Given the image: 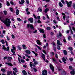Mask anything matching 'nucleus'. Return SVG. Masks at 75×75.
<instances>
[{"mask_svg":"<svg viewBox=\"0 0 75 75\" xmlns=\"http://www.w3.org/2000/svg\"><path fill=\"white\" fill-rule=\"evenodd\" d=\"M0 20H1L2 23L6 25L7 27H10V24H11V22L10 21V19H8V18H6L5 21H3V20H1V17H0Z\"/></svg>","mask_w":75,"mask_h":75,"instance_id":"obj_1","label":"nucleus"},{"mask_svg":"<svg viewBox=\"0 0 75 75\" xmlns=\"http://www.w3.org/2000/svg\"><path fill=\"white\" fill-rule=\"evenodd\" d=\"M66 2L68 7H71V4H72V1H70L69 3L67 1H66Z\"/></svg>","mask_w":75,"mask_h":75,"instance_id":"obj_2","label":"nucleus"},{"mask_svg":"<svg viewBox=\"0 0 75 75\" xmlns=\"http://www.w3.org/2000/svg\"><path fill=\"white\" fill-rule=\"evenodd\" d=\"M27 27L28 28H29V27H30V28H31V29H32V30H33V31H34V26H33V25L28 24L27 25Z\"/></svg>","mask_w":75,"mask_h":75,"instance_id":"obj_3","label":"nucleus"},{"mask_svg":"<svg viewBox=\"0 0 75 75\" xmlns=\"http://www.w3.org/2000/svg\"><path fill=\"white\" fill-rule=\"evenodd\" d=\"M2 46V49H3V50H6L7 51H9L10 50V47L9 46H8L7 47V49L5 45H3Z\"/></svg>","mask_w":75,"mask_h":75,"instance_id":"obj_4","label":"nucleus"},{"mask_svg":"<svg viewBox=\"0 0 75 75\" xmlns=\"http://www.w3.org/2000/svg\"><path fill=\"white\" fill-rule=\"evenodd\" d=\"M47 74L48 72H47V70L44 69L42 71V75H47Z\"/></svg>","mask_w":75,"mask_h":75,"instance_id":"obj_5","label":"nucleus"},{"mask_svg":"<svg viewBox=\"0 0 75 75\" xmlns=\"http://www.w3.org/2000/svg\"><path fill=\"white\" fill-rule=\"evenodd\" d=\"M50 67L51 69V70L52 71V72H54V66L51 64L50 65Z\"/></svg>","mask_w":75,"mask_h":75,"instance_id":"obj_6","label":"nucleus"},{"mask_svg":"<svg viewBox=\"0 0 75 75\" xmlns=\"http://www.w3.org/2000/svg\"><path fill=\"white\" fill-rule=\"evenodd\" d=\"M25 52L28 55H30L31 54V52H30V50H27L25 51Z\"/></svg>","mask_w":75,"mask_h":75,"instance_id":"obj_7","label":"nucleus"},{"mask_svg":"<svg viewBox=\"0 0 75 75\" xmlns=\"http://www.w3.org/2000/svg\"><path fill=\"white\" fill-rule=\"evenodd\" d=\"M41 54L42 56H41V57L43 59V60L45 61L46 59H45V55H44V54H43V53H42Z\"/></svg>","mask_w":75,"mask_h":75,"instance_id":"obj_8","label":"nucleus"},{"mask_svg":"<svg viewBox=\"0 0 75 75\" xmlns=\"http://www.w3.org/2000/svg\"><path fill=\"white\" fill-rule=\"evenodd\" d=\"M57 44L58 45H62V43H61V42H60V40H58L57 41Z\"/></svg>","mask_w":75,"mask_h":75,"instance_id":"obj_9","label":"nucleus"},{"mask_svg":"<svg viewBox=\"0 0 75 75\" xmlns=\"http://www.w3.org/2000/svg\"><path fill=\"white\" fill-rule=\"evenodd\" d=\"M28 20V21H30V23H33V22H34V20L33 18H29Z\"/></svg>","mask_w":75,"mask_h":75,"instance_id":"obj_10","label":"nucleus"},{"mask_svg":"<svg viewBox=\"0 0 75 75\" xmlns=\"http://www.w3.org/2000/svg\"><path fill=\"white\" fill-rule=\"evenodd\" d=\"M36 42L37 44H38V45H41V42H40V41L39 40H37L36 41Z\"/></svg>","mask_w":75,"mask_h":75,"instance_id":"obj_11","label":"nucleus"},{"mask_svg":"<svg viewBox=\"0 0 75 75\" xmlns=\"http://www.w3.org/2000/svg\"><path fill=\"white\" fill-rule=\"evenodd\" d=\"M22 73L23 75H27V74L26 72V71L25 70H23L22 71Z\"/></svg>","mask_w":75,"mask_h":75,"instance_id":"obj_12","label":"nucleus"},{"mask_svg":"<svg viewBox=\"0 0 75 75\" xmlns=\"http://www.w3.org/2000/svg\"><path fill=\"white\" fill-rule=\"evenodd\" d=\"M62 60L64 64H66V62H65V61H66L67 60H66V59H65V57H63L62 58Z\"/></svg>","mask_w":75,"mask_h":75,"instance_id":"obj_13","label":"nucleus"},{"mask_svg":"<svg viewBox=\"0 0 75 75\" xmlns=\"http://www.w3.org/2000/svg\"><path fill=\"white\" fill-rule=\"evenodd\" d=\"M5 64L6 65H9V66H11V67L13 66V64H12L10 63H8L6 62L5 63Z\"/></svg>","mask_w":75,"mask_h":75,"instance_id":"obj_14","label":"nucleus"},{"mask_svg":"<svg viewBox=\"0 0 75 75\" xmlns=\"http://www.w3.org/2000/svg\"><path fill=\"white\" fill-rule=\"evenodd\" d=\"M16 15H18L19 14V13H20V11L18 9H17L16 11Z\"/></svg>","mask_w":75,"mask_h":75,"instance_id":"obj_15","label":"nucleus"},{"mask_svg":"<svg viewBox=\"0 0 75 75\" xmlns=\"http://www.w3.org/2000/svg\"><path fill=\"white\" fill-rule=\"evenodd\" d=\"M61 74H62V75H66L67 73L65 71L63 70V71H62Z\"/></svg>","mask_w":75,"mask_h":75,"instance_id":"obj_16","label":"nucleus"},{"mask_svg":"<svg viewBox=\"0 0 75 75\" xmlns=\"http://www.w3.org/2000/svg\"><path fill=\"white\" fill-rule=\"evenodd\" d=\"M63 53L65 55H67V51L66 50H63Z\"/></svg>","mask_w":75,"mask_h":75,"instance_id":"obj_17","label":"nucleus"},{"mask_svg":"<svg viewBox=\"0 0 75 75\" xmlns=\"http://www.w3.org/2000/svg\"><path fill=\"white\" fill-rule=\"evenodd\" d=\"M39 31L42 33H44V30L43 29H40Z\"/></svg>","mask_w":75,"mask_h":75,"instance_id":"obj_18","label":"nucleus"},{"mask_svg":"<svg viewBox=\"0 0 75 75\" xmlns=\"http://www.w3.org/2000/svg\"><path fill=\"white\" fill-rule=\"evenodd\" d=\"M8 58V61H11V59H13V58H12V57H9Z\"/></svg>","mask_w":75,"mask_h":75,"instance_id":"obj_19","label":"nucleus"},{"mask_svg":"<svg viewBox=\"0 0 75 75\" xmlns=\"http://www.w3.org/2000/svg\"><path fill=\"white\" fill-rule=\"evenodd\" d=\"M59 5L60 6V7H63V5L61 3V2H59Z\"/></svg>","mask_w":75,"mask_h":75,"instance_id":"obj_20","label":"nucleus"},{"mask_svg":"<svg viewBox=\"0 0 75 75\" xmlns=\"http://www.w3.org/2000/svg\"><path fill=\"white\" fill-rule=\"evenodd\" d=\"M11 50L12 52H13V53L12 55H16V54H15V51H14V50H13V49H12Z\"/></svg>","mask_w":75,"mask_h":75,"instance_id":"obj_21","label":"nucleus"},{"mask_svg":"<svg viewBox=\"0 0 75 75\" xmlns=\"http://www.w3.org/2000/svg\"><path fill=\"white\" fill-rule=\"evenodd\" d=\"M13 71H14L15 73H17V72H18V71L17 70V69L16 68H14L13 69Z\"/></svg>","mask_w":75,"mask_h":75,"instance_id":"obj_22","label":"nucleus"},{"mask_svg":"<svg viewBox=\"0 0 75 75\" xmlns=\"http://www.w3.org/2000/svg\"><path fill=\"white\" fill-rule=\"evenodd\" d=\"M22 47L23 48V49H27V47H26V46L25 45H23Z\"/></svg>","mask_w":75,"mask_h":75,"instance_id":"obj_23","label":"nucleus"},{"mask_svg":"<svg viewBox=\"0 0 75 75\" xmlns=\"http://www.w3.org/2000/svg\"><path fill=\"white\" fill-rule=\"evenodd\" d=\"M1 71L3 72V73H5V72H6V69H4V68H2L1 69Z\"/></svg>","mask_w":75,"mask_h":75,"instance_id":"obj_24","label":"nucleus"},{"mask_svg":"<svg viewBox=\"0 0 75 75\" xmlns=\"http://www.w3.org/2000/svg\"><path fill=\"white\" fill-rule=\"evenodd\" d=\"M63 41L65 43H67V41H66V39H65V37H63Z\"/></svg>","mask_w":75,"mask_h":75,"instance_id":"obj_25","label":"nucleus"},{"mask_svg":"<svg viewBox=\"0 0 75 75\" xmlns=\"http://www.w3.org/2000/svg\"><path fill=\"white\" fill-rule=\"evenodd\" d=\"M70 74H71V75H74L75 74V71H71Z\"/></svg>","mask_w":75,"mask_h":75,"instance_id":"obj_26","label":"nucleus"},{"mask_svg":"<svg viewBox=\"0 0 75 75\" xmlns=\"http://www.w3.org/2000/svg\"><path fill=\"white\" fill-rule=\"evenodd\" d=\"M8 73L9 74H10V75H13V72H12V71H10Z\"/></svg>","mask_w":75,"mask_h":75,"instance_id":"obj_27","label":"nucleus"},{"mask_svg":"<svg viewBox=\"0 0 75 75\" xmlns=\"http://www.w3.org/2000/svg\"><path fill=\"white\" fill-rule=\"evenodd\" d=\"M48 10H49V9H48V8L46 9L44 11L45 13H47V12L48 11Z\"/></svg>","mask_w":75,"mask_h":75,"instance_id":"obj_28","label":"nucleus"},{"mask_svg":"<svg viewBox=\"0 0 75 75\" xmlns=\"http://www.w3.org/2000/svg\"><path fill=\"white\" fill-rule=\"evenodd\" d=\"M3 13L6 16V15H7V11H3Z\"/></svg>","mask_w":75,"mask_h":75,"instance_id":"obj_29","label":"nucleus"},{"mask_svg":"<svg viewBox=\"0 0 75 75\" xmlns=\"http://www.w3.org/2000/svg\"><path fill=\"white\" fill-rule=\"evenodd\" d=\"M42 9L41 7H39L38 9V11H39L40 12H41L42 11Z\"/></svg>","mask_w":75,"mask_h":75,"instance_id":"obj_30","label":"nucleus"},{"mask_svg":"<svg viewBox=\"0 0 75 75\" xmlns=\"http://www.w3.org/2000/svg\"><path fill=\"white\" fill-rule=\"evenodd\" d=\"M57 48L58 50H61V48L60 47V46L59 45H58L57 46Z\"/></svg>","mask_w":75,"mask_h":75,"instance_id":"obj_31","label":"nucleus"},{"mask_svg":"<svg viewBox=\"0 0 75 75\" xmlns=\"http://www.w3.org/2000/svg\"><path fill=\"white\" fill-rule=\"evenodd\" d=\"M52 60L54 62H56V59H55V58H52Z\"/></svg>","mask_w":75,"mask_h":75,"instance_id":"obj_32","label":"nucleus"},{"mask_svg":"<svg viewBox=\"0 0 75 75\" xmlns=\"http://www.w3.org/2000/svg\"><path fill=\"white\" fill-rule=\"evenodd\" d=\"M1 42H2V44H4L5 43L4 42V40H1L0 41Z\"/></svg>","mask_w":75,"mask_h":75,"instance_id":"obj_33","label":"nucleus"},{"mask_svg":"<svg viewBox=\"0 0 75 75\" xmlns=\"http://www.w3.org/2000/svg\"><path fill=\"white\" fill-rule=\"evenodd\" d=\"M73 7L75 10V3H73L72 5Z\"/></svg>","mask_w":75,"mask_h":75,"instance_id":"obj_34","label":"nucleus"},{"mask_svg":"<svg viewBox=\"0 0 75 75\" xmlns=\"http://www.w3.org/2000/svg\"><path fill=\"white\" fill-rule=\"evenodd\" d=\"M34 63L35 65H37L38 64V62L36 61L35 62H34Z\"/></svg>","mask_w":75,"mask_h":75,"instance_id":"obj_35","label":"nucleus"},{"mask_svg":"<svg viewBox=\"0 0 75 75\" xmlns=\"http://www.w3.org/2000/svg\"><path fill=\"white\" fill-rule=\"evenodd\" d=\"M5 43H6V46H8V42H7V41L6 40L5 41Z\"/></svg>","mask_w":75,"mask_h":75,"instance_id":"obj_36","label":"nucleus"},{"mask_svg":"<svg viewBox=\"0 0 75 75\" xmlns=\"http://www.w3.org/2000/svg\"><path fill=\"white\" fill-rule=\"evenodd\" d=\"M69 49L71 51H72V50H73V49H72V47H69Z\"/></svg>","mask_w":75,"mask_h":75,"instance_id":"obj_37","label":"nucleus"},{"mask_svg":"<svg viewBox=\"0 0 75 75\" xmlns=\"http://www.w3.org/2000/svg\"><path fill=\"white\" fill-rule=\"evenodd\" d=\"M53 50H54V51H56V47H53Z\"/></svg>","mask_w":75,"mask_h":75,"instance_id":"obj_38","label":"nucleus"},{"mask_svg":"<svg viewBox=\"0 0 75 75\" xmlns=\"http://www.w3.org/2000/svg\"><path fill=\"white\" fill-rule=\"evenodd\" d=\"M69 60L70 61H73V58H69Z\"/></svg>","mask_w":75,"mask_h":75,"instance_id":"obj_39","label":"nucleus"},{"mask_svg":"<svg viewBox=\"0 0 75 75\" xmlns=\"http://www.w3.org/2000/svg\"><path fill=\"white\" fill-rule=\"evenodd\" d=\"M61 2L63 4H65V1L64 0H61Z\"/></svg>","mask_w":75,"mask_h":75,"instance_id":"obj_40","label":"nucleus"},{"mask_svg":"<svg viewBox=\"0 0 75 75\" xmlns=\"http://www.w3.org/2000/svg\"><path fill=\"white\" fill-rule=\"evenodd\" d=\"M33 16L34 17V18H35V19H37V16H36L35 15V14H33Z\"/></svg>","mask_w":75,"mask_h":75,"instance_id":"obj_41","label":"nucleus"},{"mask_svg":"<svg viewBox=\"0 0 75 75\" xmlns=\"http://www.w3.org/2000/svg\"><path fill=\"white\" fill-rule=\"evenodd\" d=\"M17 20L18 21H22V20H21V19L19 18H17Z\"/></svg>","mask_w":75,"mask_h":75,"instance_id":"obj_42","label":"nucleus"},{"mask_svg":"<svg viewBox=\"0 0 75 75\" xmlns=\"http://www.w3.org/2000/svg\"><path fill=\"white\" fill-rule=\"evenodd\" d=\"M68 39L69 41H70V40L71 39V37L70 36H69L68 37Z\"/></svg>","mask_w":75,"mask_h":75,"instance_id":"obj_43","label":"nucleus"},{"mask_svg":"<svg viewBox=\"0 0 75 75\" xmlns=\"http://www.w3.org/2000/svg\"><path fill=\"white\" fill-rule=\"evenodd\" d=\"M18 50H21V47H20V46H18Z\"/></svg>","mask_w":75,"mask_h":75,"instance_id":"obj_44","label":"nucleus"},{"mask_svg":"<svg viewBox=\"0 0 75 75\" xmlns=\"http://www.w3.org/2000/svg\"><path fill=\"white\" fill-rule=\"evenodd\" d=\"M69 69L71 70V69H72V67L71 66H70L69 67Z\"/></svg>","mask_w":75,"mask_h":75,"instance_id":"obj_45","label":"nucleus"},{"mask_svg":"<svg viewBox=\"0 0 75 75\" xmlns=\"http://www.w3.org/2000/svg\"><path fill=\"white\" fill-rule=\"evenodd\" d=\"M33 69L34 70V72H37V70L35 68H33Z\"/></svg>","mask_w":75,"mask_h":75,"instance_id":"obj_46","label":"nucleus"},{"mask_svg":"<svg viewBox=\"0 0 75 75\" xmlns=\"http://www.w3.org/2000/svg\"><path fill=\"white\" fill-rule=\"evenodd\" d=\"M10 9L11 11L12 12H13V8H10Z\"/></svg>","mask_w":75,"mask_h":75,"instance_id":"obj_47","label":"nucleus"},{"mask_svg":"<svg viewBox=\"0 0 75 75\" xmlns=\"http://www.w3.org/2000/svg\"><path fill=\"white\" fill-rule=\"evenodd\" d=\"M47 30H50L51 29V28L50 27H47L46 28Z\"/></svg>","mask_w":75,"mask_h":75,"instance_id":"obj_48","label":"nucleus"},{"mask_svg":"<svg viewBox=\"0 0 75 75\" xmlns=\"http://www.w3.org/2000/svg\"><path fill=\"white\" fill-rule=\"evenodd\" d=\"M52 44L53 45V47H55V46H56V45H55V42H53Z\"/></svg>","mask_w":75,"mask_h":75,"instance_id":"obj_49","label":"nucleus"},{"mask_svg":"<svg viewBox=\"0 0 75 75\" xmlns=\"http://www.w3.org/2000/svg\"><path fill=\"white\" fill-rule=\"evenodd\" d=\"M21 62H22L23 63L25 62V61L22 59L21 60Z\"/></svg>","mask_w":75,"mask_h":75,"instance_id":"obj_50","label":"nucleus"},{"mask_svg":"<svg viewBox=\"0 0 75 75\" xmlns=\"http://www.w3.org/2000/svg\"><path fill=\"white\" fill-rule=\"evenodd\" d=\"M13 49L14 50V51L16 50V47L14 46H13L12 47Z\"/></svg>","mask_w":75,"mask_h":75,"instance_id":"obj_51","label":"nucleus"},{"mask_svg":"<svg viewBox=\"0 0 75 75\" xmlns=\"http://www.w3.org/2000/svg\"><path fill=\"white\" fill-rule=\"evenodd\" d=\"M7 56H5L4 57L3 59L4 60H5L7 59Z\"/></svg>","mask_w":75,"mask_h":75,"instance_id":"obj_52","label":"nucleus"},{"mask_svg":"<svg viewBox=\"0 0 75 75\" xmlns=\"http://www.w3.org/2000/svg\"><path fill=\"white\" fill-rule=\"evenodd\" d=\"M7 6H10V3L8 2V1H7Z\"/></svg>","mask_w":75,"mask_h":75,"instance_id":"obj_53","label":"nucleus"},{"mask_svg":"<svg viewBox=\"0 0 75 75\" xmlns=\"http://www.w3.org/2000/svg\"><path fill=\"white\" fill-rule=\"evenodd\" d=\"M26 2L28 4H29V1L28 0H26Z\"/></svg>","mask_w":75,"mask_h":75,"instance_id":"obj_54","label":"nucleus"},{"mask_svg":"<svg viewBox=\"0 0 75 75\" xmlns=\"http://www.w3.org/2000/svg\"><path fill=\"white\" fill-rule=\"evenodd\" d=\"M38 23H39L40 24L41 23V21H40V20H38Z\"/></svg>","mask_w":75,"mask_h":75,"instance_id":"obj_55","label":"nucleus"},{"mask_svg":"<svg viewBox=\"0 0 75 75\" xmlns=\"http://www.w3.org/2000/svg\"><path fill=\"white\" fill-rule=\"evenodd\" d=\"M12 37L13 39L15 38V37H14V35L13 34H12Z\"/></svg>","mask_w":75,"mask_h":75,"instance_id":"obj_56","label":"nucleus"},{"mask_svg":"<svg viewBox=\"0 0 75 75\" xmlns=\"http://www.w3.org/2000/svg\"><path fill=\"white\" fill-rule=\"evenodd\" d=\"M57 20H59V21H60V20H59V17H58L57 18Z\"/></svg>","mask_w":75,"mask_h":75,"instance_id":"obj_57","label":"nucleus"},{"mask_svg":"<svg viewBox=\"0 0 75 75\" xmlns=\"http://www.w3.org/2000/svg\"><path fill=\"white\" fill-rule=\"evenodd\" d=\"M55 57L57 59H58V55L57 54H56L55 55Z\"/></svg>","mask_w":75,"mask_h":75,"instance_id":"obj_58","label":"nucleus"},{"mask_svg":"<svg viewBox=\"0 0 75 75\" xmlns=\"http://www.w3.org/2000/svg\"><path fill=\"white\" fill-rule=\"evenodd\" d=\"M53 22L54 24H57V22L55 21V20L53 21Z\"/></svg>","mask_w":75,"mask_h":75,"instance_id":"obj_59","label":"nucleus"},{"mask_svg":"<svg viewBox=\"0 0 75 75\" xmlns=\"http://www.w3.org/2000/svg\"><path fill=\"white\" fill-rule=\"evenodd\" d=\"M10 3H11V4H12V5H14V3H13V2L11 1L10 2Z\"/></svg>","mask_w":75,"mask_h":75,"instance_id":"obj_60","label":"nucleus"},{"mask_svg":"<svg viewBox=\"0 0 75 75\" xmlns=\"http://www.w3.org/2000/svg\"><path fill=\"white\" fill-rule=\"evenodd\" d=\"M21 2L23 4L24 3V0H21Z\"/></svg>","mask_w":75,"mask_h":75,"instance_id":"obj_61","label":"nucleus"},{"mask_svg":"<svg viewBox=\"0 0 75 75\" xmlns=\"http://www.w3.org/2000/svg\"><path fill=\"white\" fill-rule=\"evenodd\" d=\"M28 31L29 33H32V31L30 30H29Z\"/></svg>","mask_w":75,"mask_h":75,"instance_id":"obj_62","label":"nucleus"},{"mask_svg":"<svg viewBox=\"0 0 75 75\" xmlns=\"http://www.w3.org/2000/svg\"><path fill=\"white\" fill-rule=\"evenodd\" d=\"M72 28L73 31H75V28L74 27H72Z\"/></svg>","mask_w":75,"mask_h":75,"instance_id":"obj_63","label":"nucleus"},{"mask_svg":"<svg viewBox=\"0 0 75 75\" xmlns=\"http://www.w3.org/2000/svg\"><path fill=\"white\" fill-rule=\"evenodd\" d=\"M13 74L14 75H17V74L16 73H15V72H14V71H13Z\"/></svg>","mask_w":75,"mask_h":75,"instance_id":"obj_64","label":"nucleus"}]
</instances>
